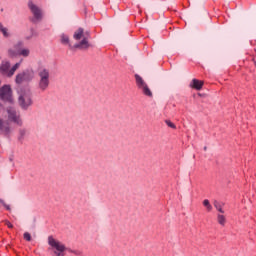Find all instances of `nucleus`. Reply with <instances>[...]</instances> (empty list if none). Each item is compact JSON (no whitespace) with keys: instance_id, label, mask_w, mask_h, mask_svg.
<instances>
[{"instance_id":"obj_11","label":"nucleus","mask_w":256,"mask_h":256,"mask_svg":"<svg viewBox=\"0 0 256 256\" xmlns=\"http://www.w3.org/2000/svg\"><path fill=\"white\" fill-rule=\"evenodd\" d=\"M49 83V79H39L38 88L40 91H47V89H49Z\"/></svg>"},{"instance_id":"obj_4","label":"nucleus","mask_w":256,"mask_h":256,"mask_svg":"<svg viewBox=\"0 0 256 256\" xmlns=\"http://www.w3.org/2000/svg\"><path fill=\"white\" fill-rule=\"evenodd\" d=\"M18 103L22 109H29L33 105V100L31 99V91L22 90L20 91Z\"/></svg>"},{"instance_id":"obj_22","label":"nucleus","mask_w":256,"mask_h":256,"mask_svg":"<svg viewBox=\"0 0 256 256\" xmlns=\"http://www.w3.org/2000/svg\"><path fill=\"white\" fill-rule=\"evenodd\" d=\"M24 239H25V241H31V234L29 232H25Z\"/></svg>"},{"instance_id":"obj_3","label":"nucleus","mask_w":256,"mask_h":256,"mask_svg":"<svg viewBox=\"0 0 256 256\" xmlns=\"http://www.w3.org/2000/svg\"><path fill=\"white\" fill-rule=\"evenodd\" d=\"M25 43L23 41H18L14 46L8 49L9 57H29L31 50L29 48H23Z\"/></svg>"},{"instance_id":"obj_16","label":"nucleus","mask_w":256,"mask_h":256,"mask_svg":"<svg viewBox=\"0 0 256 256\" xmlns=\"http://www.w3.org/2000/svg\"><path fill=\"white\" fill-rule=\"evenodd\" d=\"M0 31L3 34V37H11V34L9 33V29L5 28L3 24H0Z\"/></svg>"},{"instance_id":"obj_2","label":"nucleus","mask_w":256,"mask_h":256,"mask_svg":"<svg viewBox=\"0 0 256 256\" xmlns=\"http://www.w3.org/2000/svg\"><path fill=\"white\" fill-rule=\"evenodd\" d=\"M74 39L76 41H80L74 45L75 49H81L82 51H85V49H89V47H91V44H89V32H85L83 28H79L74 33Z\"/></svg>"},{"instance_id":"obj_25","label":"nucleus","mask_w":256,"mask_h":256,"mask_svg":"<svg viewBox=\"0 0 256 256\" xmlns=\"http://www.w3.org/2000/svg\"><path fill=\"white\" fill-rule=\"evenodd\" d=\"M204 151H207V147L206 146L204 147Z\"/></svg>"},{"instance_id":"obj_5","label":"nucleus","mask_w":256,"mask_h":256,"mask_svg":"<svg viewBox=\"0 0 256 256\" xmlns=\"http://www.w3.org/2000/svg\"><path fill=\"white\" fill-rule=\"evenodd\" d=\"M135 81L136 86L140 91H142L143 95L146 97H153V92L151 91V88H149V85H147V82L141 77L139 74H135Z\"/></svg>"},{"instance_id":"obj_14","label":"nucleus","mask_w":256,"mask_h":256,"mask_svg":"<svg viewBox=\"0 0 256 256\" xmlns=\"http://www.w3.org/2000/svg\"><path fill=\"white\" fill-rule=\"evenodd\" d=\"M225 206L224 203H221L219 201H214V207L217 211H219L222 215L225 213V210H223V207Z\"/></svg>"},{"instance_id":"obj_21","label":"nucleus","mask_w":256,"mask_h":256,"mask_svg":"<svg viewBox=\"0 0 256 256\" xmlns=\"http://www.w3.org/2000/svg\"><path fill=\"white\" fill-rule=\"evenodd\" d=\"M0 203L3 205V207H5L7 211H11V206L5 204V201H3V199H0Z\"/></svg>"},{"instance_id":"obj_12","label":"nucleus","mask_w":256,"mask_h":256,"mask_svg":"<svg viewBox=\"0 0 256 256\" xmlns=\"http://www.w3.org/2000/svg\"><path fill=\"white\" fill-rule=\"evenodd\" d=\"M38 77L39 79H49L50 77V73H49V69L47 68H40L38 70Z\"/></svg>"},{"instance_id":"obj_13","label":"nucleus","mask_w":256,"mask_h":256,"mask_svg":"<svg viewBox=\"0 0 256 256\" xmlns=\"http://www.w3.org/2000/svg\"><path fill=\"white\" fill-rule=\"evenodd\" d=\"M190 87H192V89H196V91H201V89H203V81L193 79L190 83Z\"/></svg>"},{"instance_id":"obj_10","label":"nucleus","mask_w":256,"mask_h":256,"mask_svg":"<svg viewBox=\"0 0 256 256\" xmlns=\"http://www.w3.org/2000/svg\"><path fill=\"white\" fill-rule=\"evenodd\" d=\"M18 68L19 66L17 65H2L0 67V73L1 75H4V77H13V75H15V71H17Z\"/></svg>"},{"instance_id":"obj_19","label":"nucleus","mask_w":256,"mask_h":256,"mask_svg":"<svg viewBox=\"0 0 256 256\" xmlns=\"http://www.w3.org/2000/svg\"><path fill=\"white\" fill-rule=\"evenodd\" d=\"M34 35H35V30L31 29L30 34L25 36L26 41H29V39H33Z\"/></svg>"},{"instance_id":"obj_23","label":"nucleus","mask_w":256,"mask_h":256,"mask_svg":"<svg viewBox=\"0 0 256 256\" xmlns=\"http://www.w3.org/2000/svg\"><path fill=\"white\" fill-rule=\"evenodd\" d=\"M5 225H7V227L9 228V229H13V224H11V222H9V221H5Z\"/></svg>"},{"instance_id":"obj_18","label":"nucleus","mask_w":256,"mask_h":256,"mask_svg":"<svg viewBox=\"0 0 256 256\" xmlns=\"http://www.w3.org/2000/svg\"><path fill=\"white\" fill-rule=\"evenodd\" d=\"M61 43H63L64 45H69V36L62 34L61 35Z\"/></svg>"},{"instance_id":"obj_17","label":"nucleus","mask_w":256,"mask_h":256,"mask_svg":"<svg viewBox=\"0 0 256 256\" xmlns=\"http://www.w3.org/2000/svg\"><path fill=\"white\" fill-rule=\"evenodd\" d=\"M203 205H204V207H206V209H207L208 212L213 211V206L211 205V202H209L208 199H205V200L203 201Z\"/></svg>"},{"instance_id":"obj_24","label":"nucleus","mask_w":256,"mask_h":256,"mask_svg":"<svg viewBox=\"0 0 256 256\" xmlns=\"http://www.w3.org/2000/svg\"><path fill=\"white\" fill-rule=\"evenodd\" d=\"M72 253L74 255L81 256V251H79V250H74V251H72Z\"/></svg>"},{"instance_id":"obj_20","label":"nucleus","mask_w":256,"mask_h":256,"mask_svg":"<svg viewBox=\"0 0 256 256\" xmlns=\"http://www.w3.org/2000/svg\"><path fill=\"white\" fill-rule=\"evenodd\" d=\"M165 123L171 129H177V126H175V124H173V122H171V120H166Z\"/></svg>"},{"instance_id":"obj_1","label":"nucleus","mask_w":256,"mask_h":256,"mask_svg":"<svg viewBox=\"0 0 256 256\" xmlns=\"http://www.w3.org/2000/svg\"><path fill=\"white\" fill-rule=\"evenodd\" d=\"M7 115L8 121L15 123L16 125H23V120H21V114L13 106H9L3 109V106L0 105V131L3 133H9V122L3 120V116Z\"/></svg>"},{"instance_id":"obj_7","label":"nucleus","mask_w":256,"mask_h":256,"mask_svg":"<svg viewBox=\"0 0 256 256\" xmlns=\"http://www.w3.org/2000/svg\"><path fill=\"white\" fill-rule=\"evenodd\" d=\"M28 7L33 15V23H39L43 21V10L39 6H37L33 2H29Z\"/></svg>"},{"instance_id":"obj_15","label":"nucleus","mask_w":256,"mask_h":256,"mask_svg":"<svg viewBox=\"0 0 256 256\" xmlns=\"http://www.w3.org/2000/svg\"><path fill=\"white\" fill-rule=\"evenodd\" d=\"M217 221L219 225H222V227H225V223H227V218L223 214H217Z\"/></svg>"},{"instance_id":"obj_6","label":"nucleus","mask_w":256,"mask_h":256,"mask_svg":"<svg viewBox=\"0 0 256 256\" xmlns=\"http://www.w3.org/2000/svg\"><path fill=\"white\" fill-rule=\"evenodd\" d=\"M48 244L52 249H54V254L56 256H65V245L57 241L53 236L48 237Z\"/></svg>"},{"instance_id":"obj_9","label":"nucleus","mask_w":256,"mask_h":256,"mask_svg":"<svg viewBox=\"0 0 256 256\" xmlns=\"http://www.w3.org/2000/svg\"><path fill=\"white\" fill-rule=\"evenodd\" d=\"M34 77H35V73L33 72V70H27L16 76V83L21 84V83H24V81L26 82L33 81Z\"/></svg>"},{"instance_id":"obj_8","label":"nucleus","mask_w":256,"mask_h":256,"mask_svg":"<svg viewBox=\"0 0 256 256\" xmlns=\"http://www.w3.org/2000/svg\"><path fill=\"white\" fill-rule=\"evenodd\" d=\"M0 99L7 103H13V90L10 85H4L0 88Z\"/></svg>"}]
</instances>
